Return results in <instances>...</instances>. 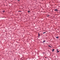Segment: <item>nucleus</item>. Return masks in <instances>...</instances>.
Returning <instances> with one entry per match:
<instances>
[{"label": "nucleus", "mask_w": 60, "mask_h": 60, "mask_svg": "<svg viewBox=\"0 0 60 60\" xmlns=\"http://www.w3.org/2000/svg\"><path fill=\"white\" fill-rule=\"evenodd\" d=\"M55 11H58L57 10V9H55Z\"/></svg>", "instance_id": "1"}, {"label": "nucleus", "mask_w": 60, "mask_h": 60, "mask_svg": "<svg viewBox=\"0 0 60 60\" xmlns=\"http://www.w3.org/2000/svg\"><path fill=\"white\" fill-rule=\"evenodd\" d=\"M45 41H46L44 40V41H43V43H44V42H45Z\"/></svg>", "instance_id": "2"}, {"label": "nucleus", "mask_w": 60, "mask_h": 60, "mask_svg": "<svg viewBox=\"0 0 60 60\" xmlns=\"http://www.w3.org/2000/svg\"><path fill=\"white\" fill-rule=\"evenodd\" d=\"M56 38H57V39H58V38H59V37H56Z\"/></svg>", "instance_id": "3"}, {"label": "nucleus", "mask_w": 60, "mask_h": 60, "mask_svg": "<svg viewBox=\"0 0 60 60\" xmlns=\"http://www.w3.org/2000/svg\"><path fill=\"white\" fill-rule=\"evenodd\" d=\"M54 49H52V51H54Z\"/></svg>", "instance_id": "4"}, {"label": "nucleus", "mask_w": 60, "mask_h": 60, "mask_svg": "<svg viewBox=\"0 0 60 60\" xmlns=\"http://www.w3.org/2000/svg\"><path fill=\"white\" fill-rule=\"evenodd\" d=\"M30 12V11H28V12Z\"/></svg>", "instance_id": "5"}, {"label": "nucleus", "mask_w": 60, "mask_h": 60, "mask_svg": "<svg viewBox=\"0 0 60 60\" xmlns=\"http://www.w3.org/2000/svg\"><path fill=\"white\" fill-rule=\"evenodd\" d=\"M59 52V51H57V53H58V52Z\"/></svg>", "instance_id": "6"}, {"label": "nucleus", "mask_w": 60, "mask_h": 60, "mask_svg": "<svg viewBox=\"0 0 60 60\" xmlns=\"http://www.w3.org/2000/svg\"><path fill=\"white\" fill-rule=\"evenodd\" d=\"M38 34V36H40V34H39V33Z\"/></svg>", "instance_id": "7"}, {"label": "nucleus", "mask_w": 60, "mask_h": 60, "mask_svg": "<svg viewBox=\"0 0 60 60\" xmlns=\"http://www.w3.org/2000/svg\"><path fill=\"white\" fill-rule=\"evenodd\" d=\"M49 47H51V46H50V45H49Z\"/></svg>", "instance_id": "8"}, {"label": "nucleus", "mask_w": 60, "mask_h": 60, "mask_svg": "<svg viewBox=\"0 0 60 60\" xmlns=\"http://www.w3.org/2000/svg\"><path fill=\"white\" fill-rule=\"evenodd\" d=\"M45 33H46V32H44L43 34H45Z\"/></svg>", "instance_id": "9"}, {"label": "nucleus", "mask_w": 60, "mask_h": 60, "mask_svg": "<svg viewBox=\"0 0 60 60\" xmlns=\"http://www.w3.org/2000/svg\"><path fill=\"white\" fill-rule=\"evenodd\" d=\"M21 11H19V12H21Z\"/></svg>", "instance_id": "10"}, {"label": "nucleus", "mask_w": 60, "mask_h": 60, "mask_svg": "<svg viewBox=\"0 0 60 60\" xmlns=\"http://www.w3.org/2000/svg\"><path fill=\"white\" fill-rule=\"evenodd\" d=\"M3 12H4V11H3Z\"/></svg>", "instance_id": "11"}, {"label": "nucleus", "mask_w": 60, "mask_h": 60, "mask_svg": "<svg viewBox=\"0 0 60 60\" xmlns=\"http://www.w3.org/2000/svg\"><path fill=\"white\" fill-rule=\"evenodd\" d=\"M18 1H20V0H18Z\"/></svg>", "instance_id": "12"}, {"label": "nucleus", "mask_w": 60, "mask_h": 60, "mask_svg": "<svg viewBox=\"0 0 60 60\" xmlns=\"http://www.w3.org/2000/svg\"><path fill=\"white\" fill-rule=\"evenodd\" d=\"M47 16H49V15H48Z\"/></svg>", "instance_id": "13"}, {"label": "nucleus", "mask_w": 60, "mask_h": 60, "mask_svg": "<svg viewBox=\"0 0 60 60\" xmlns=\"http://www.w3.org/2000/svg\"><path fill=\"white\" fill-rule=\"evenodd\" d=\"M57 50H58L57 49Z\"/></svg>", "instance_id": "14"}, {"label": "nucleus", "mask_w": 60, "mask_h": 60, "mask_svg": "<svg viewBox=\"0 0 60 60\" xmlns=\"http://www.w3.org/2000/svg\"><path fill=\"white\" fill-rule=\"evenodd\" d=\"M43 53H44V54L45 53H44V52H43Z\"/></svg>", "instance_id": "15"}, {"label": "nucleus", "mask_w": 60, "mask_h": 60, "mask_svg": "<svg viewBox=\"0 0 60 60\" xmlns=\"http://www.w3.org/2000/svg\"><path fill=\"white\" fill-rule=\"evenodd\" d=\"M45 58H46V57H45Z\"/></svg>", "instance_id": "16"}]
</instances>
